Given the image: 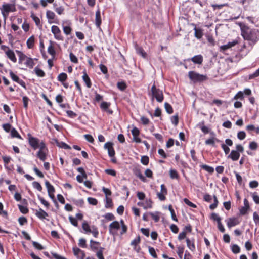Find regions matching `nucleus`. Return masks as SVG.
I'll list each match as a JSON object with an SVG mask.
<instances>
[{
    "label": "nucleus",
    "instance_id": "20",
    "mask_svg": "<svg viewBox=\"0 0 259 259\" xmlns=\"http://www.w3.org/2000/svg\"><path fill=\"white\" fill-rule=\"evenodd\" d=\"M6 55L13 62L16 63L17 62L16 57L13 50L8 49L7 51H6Z\"/></svg>",
    "mask_w": 259,
    "mask_h": 259
},
{
    "label": "nucleus",
    "instance_id": "37",
    "mask_svg": "<svg viewBox=\"0 0 259 259\" xmlns=\"http://www.w3.org/2000/svg\"><path fill=\"white\" fill-rule=\"evenodd\" d=\"M11 136L12 138H17L22 139V137L15 128H12L11 130Z\"/></svg>",
    "mask_w": 259,
    "mask_h": 259
},
{
    "label": "nucleus",
    "instance_id": "64",
    "mask_svg": "<svg viewBox=\"0 0 259 259\" xmlns=\"http://www.w3.org/2000/svg\"><path fill=\"white\" fill-rule=\"evenodd\" d=\"M253 219L256 225L259 226V215L256 212H254L253 214Z\"/></svg>",
    "mask_w": 259,
    "mask_h": 259
},
{
    "label": "nucleus",
    "instance_id": "6",
    "mask_svg": "<svg viewBox=\"0 0 259 259\" xmlns=\"http://www.w3.org/2000/svg\"><path fill=\"white\" fill-rule=\"evenodd\" d=\"M102 190L106 196L105 206L106 208H111L112 206V199L111 197L112 192L110 189L105 187H103Z\"/></svg>",
    "mask_w": 259,
    "mask_h": 259
},
{
    "label": "nucleus",
    "instance_id": "52",
    "mask_svg": "<svg viewBox=\"0 0 259 259\" xmlns=\"http://www.w3.org/2000/svg\"><path fill=\"white\" fill-rule=\"evenodd\" d=\"M46 16L48 19L53 20L55 17V14L53 12L48 10L47 11Z\"/></svg>",
    "mask_w": 259,
    "mask_h": 259
},
{
    "label": "nucleus",
    "instance_id": "39",
    "mask_svg": "<svg viewBox=\"0 0 259 259\" xmlns=\"http://www.w3.org/2000/svg\"><path fill=\"white\" fill-rule=\"evenodd\" d=\"M168 210L170 212V214H171V216L172 219L174 221H176V222H178V219H177V218L176 217L175 211H174V210L171 205H169L168 206Z\"/></svg>",
    "mask_w": 259,
    "mask_h": 259
},
{
    "label": "nucleus",
    "instance_id": "17",
    "mask_svg": "<svg viewBox=\"0 0 259 259\" xmlns=\"http://www.w3.org/2000/svg\"><path fill=\"white\" fill-rule=\"evenodd\" d=\"M238 43V40H234L232 41L229 42L226 45H223L221 46L220 49L221 50L223 51H225L237 45Z\"/></svg>",
    "mask_w": 259,
    "mask_h": 259
},
{
    "label": "nucleus",
    "instance_id": "18",
    "mask_svg": "<svg viewBox=\"0 0 259 259\" xmlns=\"http://www.w3.org/2000/svg\"><path fill=\"white\" fill-rule=\"evenodd\" d=\"M56 44V42L52 41H49V46L48 48V52L54 58L56 55V51L54 48V45Z\"/></svg>",
    "mask_w": 259,
    "mask_h": 259
},
{
    "label": "nucleus",
    "instance_id": "47",
    "mask_svg": "<svg viewBox=\"0 0 259 259\" xmlns=\"http://www.w3.org/2000/svg\"><path fill=\"white\" fill-rule=\"evenodd\" d=\"M231 250H232V251L235 254L238 253L240 252V247H239L238 245H237L236 244H233L232 245Z\"/></svg>",
    "mask_w": 259,
    "mask_h": 259
},
{
    "label": "nucleus",
    "instance_id": "61",
    "mask_svg": "<svg viewBox=\"0 0 259 259\" xmlns=\"http://www.w3.org/2000/svg\"><path fill=\"white\" fill-rule=\"evenodd\" d=\"M149 160V157L147 156H143L141 157V162L143 164L145 165H146L148 164Z\"/></svg>",
    "mask_w": 259,
    "mask_h": 259
},
{
    "label": "nucleus",
    "instance_id": "44",
    "mask_svg": "<svg viewBox=\"0 0 259 259\" xmlns=\"http://www.w3.org/2000/svg\"><path fill=\"white\" fill-rule=\"evenodd\" d=\"M244 99L243 93L242 91H239L234 97L232 100H243Z\"/></svg>",
    "mask_w": 259,
    "mask_h": 259
},
{
    "label": "nucleus",
    "instance_id": "54",
    "mask_svg": "<svg viewBox=\"0 0 259 259\" xmlns=\"http://www.w3.org/2000/svg\"><path fill=\"white\" fill-rule=\"evenodd\" d=\"M38 198L39 200V201L41 202V203L47 208H49L50 206L49 203L46 200L44 199V198L40 196H38Z\"/></svg>",
    "mask_w": 259,
    "mask_h": 259
},
{
    "label": "nucleus",
    "instance_id": "29",
    "mask_svg": "<svg viewBox=\"0 0 259 259\" xmlns=\"http://www.w3.org/2000/svg\"><path fill=\"white\" fill-rule=\"evenodd\" d=\"M31 17L35 22L36 25H37L39 28L42 27V24L41 23L39 18L38 17L36 16L33 13H31Z\"/></svg>",
    "mask_w": 259,
    "mask_h": 259
},
{
    "label": "nucleus",
    "instance_id": "2",
    "mask_svg": "<svg viewBox=\"0 0 259 259\" xmlns=\"http://www.w3.org/2000/svg\"><path fill=\"white\" fill-rule=\"evenodd\" d=\"M188 76L194 82H201L207 79V77L206 75L200 74L193 71L189 72Z\"/></svg>",
    "mask_w": 259,
    "mask_h": 259
},
{
    "label": "nucleus",
    "instance_id": "50",
    "mask_svg": "<svg viewBox=\"0 0 259 259\" xmlns=\"http://www.w3.org/2000/svg\"><path fill=\"white\" fill-rule=\"evenodd\" d=\"M210 218L213 221H216L217 222V223H219V222H221V217L215 213H212L211 215Z\"/></svg>",
    "mask_w": 259,
    "mask_h": 259
},
{
    "label": "nucleus",
    "instance_id": "55",
    "mask_svg": "<svg viewBox=\"0 0 259 259\" xmlns=\"http://www.w3.org/2000/svg\"><path fill=\"white\" fill-rule=\"evenodd\" d=\"M63 30L64 33L67 35L70 34L72 31V28L69 26H63Z\"/></svg>",
    "mask_w": 259,
    "mask_h": 259
},
{
    "label": "nucleus",
    "instance_id": "28",
    "mask_svg": "<svg viewBox=\"0 0 259 259\" xmlns=\"http://www.w3.org/2000/svg\"><path fill=\"white\" fill-rule=\"evenodd\" d=\"M19 56V63L22 64L24 61H25L27 58V56L20 51H16Z\"/></svg>",
    "mask_w": 259,
    "mask_h": 259
},
{
    "label": "nucleus",
    "instance_id": "31",
    "mask_svg": "<svg viewBox=\"0 0 259 259\" xmlns=\"http://www.w3.org/2000/svg\"><path fill=\"white\" fill-rule=\"evenodd\" d=\"M194 30L195 31V36L197 39H199L201 38L203 35L202 29H201L200 28H197L196 27H195Z\"/></svg>",
    "mask_w": 259,
    "mask_h": 259
},
{
    "label": "nucleus",
    "instance_id": "27",
    "mask_svg": "<svg viewBox=\"0 0 259 259\" xmlns=\"http://www.w3.org/2000/svg\"><path fill=\"white\" fill-rule=\"evenodd\" d=\"M35 37L34 35L30 36L26 41L27 47L29 49H32L34 46Z\"/></svg>",
    "mask_w": 259,
    "mask_h": 259
},
{
    "label": "nucleus",
    "instance_id": "1",
    "mask_svg": "<svg viewBox=\"0 0 259 259\" xmlns=\"http://www.w3.org/2000/svg\"><path fill=\"white\" fill-rule=\"evenodd\" d=\"M241 35L245 40L250 41V45H254L259 40V30L245 27L242 29Z\"/></svg>",
    "mask_w": 259,
    "mask_h": 259
},
{
    "label": "nucleus",
    "instance_id": "7",
    "mask_svg": "<svg viewBox=\"0 0 259 259\" xmlns=\"http://www.w3.org/2000/svg\"><path fill=\"white\" fill-rule=\"evenodd\" d=\"M51 32L54 35V38L58 41H63L64 37L62 34L61 31L58 26L53 25L51 27Z\"/></svg>",
    "mask_w": 259,
    "mask_h": 259
},
{
    "label": "nucleus",
    "instance_id": "43",
    "mask_svg": "<svg viewBox=\"0 0 259 259\" xmlns=\"http://www.w3.org/2000/svg\"><path fill=\"white\" fill-rule=\"evenodd\" d=\"M19 210L23 214H27L29 212V209L26 206L21 205L20 204L18 205Z\"/></svg>",
    "mask_w": 259,
    "mask_h": 259
},
{
    "label": "nucleus",
    "instance_id": "30",
    "mask_svg": "<svg viewBox=\"0 0 259 259\" xmlns=\"http://www.w3.org/2000/svg\"><path fill=\"white\" fill-rule=\"evenodd\" d=\"M136 52L139 55H141L143 58H146L147 56L146 53L144 51V50L140 47L138 46L137 45L135 47Z\"/></svg>",
    "mask_w": 259,
    "mask_h": 259
},
{
    "label": "nucleus",
    "instance_id": "49",
    "mask_svg": "<svg viewBox=\"0 0 259 259\" xmlns=\"http://www.w3.org/2000/svg\"><path fill=\"white\" fill-rule=\"evenodd\" d=\"M141 241L140 237L138 236L136 238H135L131 243V245L134 247L135 246L138 245V244L140 243Z\"/></svg>",
    "mask_w": 259,
    "mask_h": 259
},
{
    "label": "nucleus",
    "instance_id": "11",
    "mask_svg": "<svg viewBox=\"0 0 259 259\" xmlns=\"http://www.w3.org/2000/svg\"><path fill=\"white\" fill-rule=\"evenodd\" d=\"M113 144L112 142H108L104 145V148L108 150L109 156L111 157V161L113 162Z\"/></svg>",
    "mask_w": 259,
    "mask_h": 259
},
{
    "label": "nucleus",
    "instance_id": "32",
    "mask_svg": "<svg viewBox=\"0 0 259 259\" xmlns=\"http://www.w3.org/2000/svg\"><path fill=\"white\" fill-rule=\"evenodd\" d=\"M34 71L36 75L40 77H44L46 74L45 72L40 68H38V67H36L34 69Z\"/></svg>",
    "mask_w": 259,
    "mask_h": 259
},
{
    "label": "nucleus",
    "instance_id": "34",
    "mask_svg": "<svg viewBox=\"0 0 259 259\" xmlns=\"http://www.w3.org/2000/svg\"><path fill=\"white\" fill-rule=\"evenodd\" d=\"M68 78V76L66 73L62 72L60 73L57 76V79L60 82L63 83Z\"/></svg>",
    "mask_w": 259,
    "mask_h": 259
},
{
    "label": "nucleus",
    "instance_id": "19",
    "mask_svg": "<svg viewBox=\"0 0 259 259\" xmlns=\"http://www.w3.org/2000/svg\"><path fill=\"white\" fill-rule=\"evenodd\" d=\"M83 81L86 84L87 87L88 88H90L92 87V82L91 79L87 74V71L85 70H84L83 71V76L82 77Z\"/></svg>",
    "mask_w": 259,
    "mask_h": 259
},
{
    "label": "nucleus",
    "instance_id": "23",
    "mask_svg": "<svg viewBox=\"0 0 259 259\" xmlns=\"http://www.w3.org/2000/svg\"><path fill=\"white\" fill-rule=\"evenodd\" d=\"M90 247L92 250L94 251H98L101 248H102L100 247V243L99 242L93 240H91L90 241Z\"/></svg>",
    "mask_w": 259,
    "mask_h": 259
},
{
    "label": "nucleus",
    "instance_id": "48",
    "mask_svg": "<svg viewBox=\"0 0 259 259\" xmlns=\"http://www.w3.org/2000/svg\"><path fill=\"white\" fill-rule=\"evenodd\" d=\"M164 107H165L166 111L168 114H171L173 112V109H172L171 106L169 104H168L167 103H165Z\"/></svg>",
    "mask_w": 259,
    "mask_h": 259
},
{
    "label": "nucleus",
    "instance_id": "10",
    "mask_svg": "<svg viewBox=\"0 0 259 259\" xmlns=\"http://www.w3.org/2000/svg\"><path fill=\"white\" fill-rule=\"evenodd\" d=\"M9 75L11 79L14 81L19 84L24 89H26L25 82L21 79L17 75H16L12 70H10Z\"/></svg>",
    "mask_w": 259,
    "mask_h": 259
},
{
    "label": "nucleus",
    "instance_id": "3",
    "mask_svg": "<svg viewBox=\"0 0 259 259\" xmlns=\"http://www.w3.org/2000/svg\"><path fill=\"white\" fill-rule=\"evenodd\" d=\"M27 138L29 144L33 149L36 150L40 148L41 141L38 138L32 136L30 133L27 134Z\"/></svg>",
    "mask_w": 259,
    "mask_h": 259
},
{
    "label": "nucleus",
    "instance_id": "22",
    "mask_svg": "<svg viewBox=\"0 0 259 259\" xmlns=\"http://www.w3.org/2000/svg\"><path fill=\"white\" fill-rule=\"evenodd\" d=\"M240 155V153H238V151L233 150L231 151L228 158L231 159L233 161H237L239 159Z\"/></svg>",
    "mask_w": 259,
    "mask_h": 259
},
{
    "label": "nucleus",
    "instance_id": "4",
    "mask_svg": "<svg viewBox=\"0 0 259 259\" xmlns=\"http://www.w3.org/2000/svg\"><path fill=\"white\" fill-rule=\"evenodd\" d=\"M39 150L36 153V156L41 161H45L47 158V151L48 148L46 146L45 142L41 140L40 148H38Z\"/></svg>",
    "mask_w": 259,
    "mask_h": 259
},
{
    "label": "nucleus",
    "instance_id": "35",
    "mask_svg": "<svg viewBox=\"0 0 259 259\" xmlns=\"http://www.w3.org/2000/svg\"><path fill=\"white\" fill-rule=\"evenodd\" d=\"M82 228L83 230L87 233H91V227L89 226V224L87 221H84L82 224Z\"/></svg>",
    "mask_w": 259,
    "mask_h": 259
},
{
    "label": "nucleus",
    "instance_id": "21",
    "mask_svg": "<svg viewBox=\"0 0 259 259\" xmlns=\"http://www.w3.org/2000/svg\"><path fill=\"white\" fill-rule=\"evenodd\" d=\"M101 23L102 19L101 16V12L100 10L98 9L96 12L95 24L97 28H100Z\"/></svg>",
    "mask_w": 259,
    "mask_h": 259
},
{
    "label": "nucleus",
    "instance_id": "56",
    "mask_svg": "<svg viewBox=\"0 0 259 259\" xmlns=\"http://www.w3.org/2000/svg\"><path fill=\"white\" fill-rule=\"evenodd\" d=\"M33 187L39 191H41L42 188L39 183L34 181L32 183Z\"/></svg>",
    "mask_w": 259,
    "mask_h": 259
},
{
    "label": "nucleus",
    "instance_id": "62",
    "mask_svg": "<svg viewBox=\"0 0 259 259\" xmlns=\"http://www.w3.org/2000/svg\"><path fill=\"white\" fill-rule=\"evenodd\" d=\"M74 203L77 206L82 207L84 205V200L81 199H78V200H75L74 201Z\"/></svg>",
    "mask_w": 259,
    "mask_h": 259
},
{
    "label": "nucleus",
    "instance_id": "45",
    "mask_svg": "<svg viewBox=\"0 0 259 259\" xmlns=\"http://www.w3.org/2000/svg\"><path fill=\"white\" fill-rule=\"evenodd\" d=\"M148 250H149V253L153 257H154L155 258H157V255L156 254V251L153 247L149 246Z\"/></svg>",
    "mask_w": 259,
    "mask_h": 259
},
{
    "label": "nucleus",
    "instance_id": "41",
    "mask_svg": "<svg viewBox=\"0 0 259 259\" xmlns=\"http://www.w3.org/2000/svg\"><path fill=\"white\" fill-rule=\"evenodd\" d=\"M201 168L209 173H212L214 172V168L209 165L203 164L201 166Z\"/></svg>",
    "mask_w": 259,
    "mask_h": 259
},
{
    "label": "nucleus",
    "instance_id": "42",
    "mask_svg": "<svg viewBox=\"0 0 259 259\" xmlns=\"http://www.w3.org/2000/svg\"><path fill=\"white\" fill-rule=\"evenodd\" d=\"M170 177L171 179H178L179 178V175L177 171L175 169H171L169 170Z\"/></svg>",
    "mask_w": 259,
    "mask_h": 259
},
{
    "label": "nucleus",
    "instance_id": "40",
    "mask_svg": "<svg viewBox=\"0 0 259 259\" xmlns=\"http://www.w3.org/2000/svg\"><path fill=\"white\" fill-rule=\"evenodd\" d=\"M111 104L110 103H108L106 102H103L100 105V108L101 109L104 111H107V109L109 108Z\"/></svg>",
    "mask_w": 259,
    "mask_h": 259
},
{
    "label": "nucleus",
    "instance_id": "57",
    "mask_svg": "<svg viewBox=\"0 0 259 259\" xmlns=\"http://www.w3.org/2000/svg\"><path fill=\"white\" fill-rule=\"evenodd\" d=\"M2 127L6 132L9 133L11 130L12 125L10 123H5L2 125Z\"/></svg>",
    "mask_w": 259,
    "mask_h": 259
},
{
    "label": "nucleus",
    "instance_id": "63",
    "mask_svg": "<svg viewBox=\"0 0 259 259\" xmlns=\"http://www.w3.org/2000/svg\"><path fill=\"white\" fill-rule=\"evenodd\" d=\"M170 120H171V123L173 124H174L175 126L178 125L179 120H178V116L177 115L172 116L171 117Z\"/></svg>",
    "mask_w": 259,
    "mask_h": 259
},
{
    "label": "nucleus",
    "instance_id": "13",
    "mask_svg": "<svg viewBox=\"0 0 259 259\" xmlns=\"http://www.w3.org/2000/svg\"><path fill=\"white\" fill-rule=\"evenodd\" d=\"M74 254L78 259H84L85 257V253L84 251L81 250L77 247H74L73 248Z\"/></svg>",
    "mask_w": 259,
    "mask_h": 259
},
{
    "label": "nucleus",
    "instance_id": "8",
    "mask_svg": "<svg viewBox=\"0 0 259 259\" xmlns=\"http://www.w3.org/2000/svg\"><path fill=\"white\" fill-rule=\"evenodd\" d=\"M114 230L119 231L120 234L121 235L126 232L127 226L124 224L123 221L122 220L120 222L114 221Z\"/></svg>",
    "mask_w": 259,
    "mask_h": 259
},
{
    "label": "nucleus",
    "instance_id": "46",
    "mask_svg": "<svg viewBox=\"0 0 259 259\" xmlns=\"http://www.w3.org/2000/svg\"><path fill=\"white\" fill-rule=\"evenodd\" d=\"M91 233H92V234L95 237H98V236L99 235V231L97 227L93 225L91 226Z\"/></svg>",
    "mask_w": 259,
    "mask_h": 259
},
{
    "label": "nucleus",
    "instance_id": "9",
    "mask_svg": "<svg viewBox=\"0 0 259 259\" xmlns=\"http://www.w3.org/2000/svg\"><path fill=\"white\" fill-rule=\"evenodd\" d=\"M15 6L10 4H4L1 9L2 13L4 17H6L9 12H15Z\"/></svg>",
    "mask_w": 259,
    "mask_h": 259
},
{
    "label": "nucleus",
    "instance_id": "25",
    "mask_svg": "<svg viewBox=\"0 0 259 259\" xmlns=\"http://www.w3.org/2000/svg\"><path fill=\"white\" fill-rule=\"evenodd\" d=\"M24 64L26 67H27L30 69L33 68V66L35 65L33 59H32L30 57H28L26 59V60L24 62Z\"/></svg>",
    "mask_w": 259,
    "mask_h": 259
},
{
    "label": "nucleus",
    "instance_id": "59",
    "mask_svg": "<svg viewBox=\"0 0 259 259\" xmlns=\"http://www.w3.org/2000/svg\"><path fill=\"white\" fill-rule=\"evenodd\" d=\"M78 245L82 248H87L86 240L84 238H80L79 240Z\"/></svg>",
    "mask_w": 259,
    "mask_h": 259
},
{
    "label": "nucleus",
    "instance_id": "33",
    "mask_svg": "<svg viewBox=\"0 0 259 259\" xmlns=\"http://www.w3.org/2000/svg\"><path fill=\"white\" fill-rule=\"evenodd\" d=\"M45 186L47 189L48 193H53L55 192V190L54 187L48 181H45Z\"/></svg>",
    "mask_w": 259,
    "mask_h": 259
},
{
    "label": "nucleus",
    "instance_id": "58",
    "mask_svg": "<svg viewBox=\"0 0 259 259\" xmlns=\"http://www.w3.org/2000/svg\"><path fill=\"white\" fill-rule=\"evenodd\" d=\"M22 100L23 103V106L26 109H27L28 108V102L30 100L27 96H23Z\"/></svg>",
    "mask_w": 259,
    "mask_h": 259
},
{
    "label": "nucleus",
    "instance_id": "60",
    "mask_svg": "<svg viewBox=\"0 0 259 259\" xmlns=\"http://www.w3.org/2000/svg\"><path fill=\"white\" fill-rule=\"evenodd\" d=\"M69 220L71 224L74 226L77 227L78 226V222L76 218L73 217L72 216H69Z\"/></svg>",
    "mask_w": 259,
    "mask_h": 259
},
{
    "label": "nucleus",
    "instance_id": "14",
    "mask_svg": "<svg viewBox=\"0 0 259 259\" xmlns=\"http://www.w3.org/2000/svg\"><path fill=\"white\" fill-rule=\"evenodd\" d=\"M103 219L101 220L102 224L105 227L109 222L113 220V214L112 213H107L103 216Z\"/></svg>",
    "mask_w": 259,
    "mask_h": 259
},
{
    "label": "nucleus",
    "instance_id": "36",
    "mask_svg": "<svg viewBox=\"0 0 259 259\" xmlns=\"http://www.w3.org/2000/svg\"><path fill=\"white\" fill-rule=\"evenodd\" d=\"M56 145L61 148L64 149H70L71 147L67 144L66 143L63 142H59L58 141H56Z\"/></svg>",
    "mask_w": 259,
    "mask_h": 259
},
{
    "label": "nucleus",
    "instance_id": "26",
    "mask_svg": "<svg viewBox=\"0 0 259 259\" xmlns=\"http://www.w3.org/2000/svg\"><path fill=\"white\" fill-rule=\"evenodd\" d=\"M186 243L187 247L189 248L190 250L191 251H194L195 250V246L194 244V240L193 239H190L189 238H187L186 239Z\"/></svg>",
    "mask_w": 259,
    "mask_h": 259
},
{
    "label": "nucleus",
    "instance_id": "16",
    "mask_svg": "<svg viewBox=\"0 0 259 259\" xmlns=\"http://www.w3.org/2000/svg\"><path fill=\"white\" fill-rule=\"evenodd\" d=\"M35 215L40 220H44L46 219V217H48V214L42 209L39 208L38 210H36Z\"/></svg>",
    "mask_w": 259,
    "mask_h": 259
},
{
    "label": "nucleus",
    "instance_id": "53",
    "mask_svg": "<svg viewBox=\"0 0 259 259\" xmlns=\"http://www.w3.org/2000/svg\"><path fill=\"white\" fill-rule=\"evenodd\" d=\"M149 214L151 216L152 219L154 220L155 222H157L159 221L160 219V217L159 216V213L156 212V213H152L150 212L149 213Z\"/></svg>",
    "mask_w": 259,
    "mask_h": 259
},
{
    "label": "nucleus",
    "instance_id": "15",
    "mask_svg": "<svg viewBox=\"0 0 259 259\" xmlns=\"http://www.w3.org/2000/svg\"><path fill=\"white\" fill-rule=\"evenodd\" d=\"M226 221L227 223V225L229 228L235 226L239 224V221H238V219L236 218H230Z\"/></svg>",
    "mask_w": 259,
    "mask_h": 259
},
{
    "label": "nucleus",
    "instance_id": "24",
    "mask_svg": "<svg viewBox=\"0 0 259 259\" xmlns=\"http://www.w3.org/2000/svg\"><path fill=\"white\" fill-rule=\"evenodd\" d=\"M190 60L195 64H201L203 62V59L201 55H198L191 58Z\"/></svg>",
    "mask_w": 259,
    "mask_h": 259
},
{
    "label": "nucleus",
    "instance_id": "5",
    "mask_svg": "<svg viewBox=\"0 0 259 259\" xmlns=\"http://www.w3.org/2000/svg\"><path fill=\"white\" fill-rule=\"evenodd\" d=\"M151 91L152 93V97L155 98L157 101L161 102L163 100V95L162 91L160 89L156 88L155 84L152 87Z\"/></svg>",
    "mask_w": 259,
    "mask_h": 259
},
{
    "label": "nucleus",
    "instance_id": "38",
    "mask_svg": "<svg viewBox=\"0 0 259 259\" xmlns=\"http://www.w3.org/2000/svg\"><path fill=\"white\" fill-rule=\"evenodd\" d=\"M134 174L138 177L142 181L145 182H146V179L143 176V175L141 172L140 170L138 169H136L134 170Z\"/></svg>",
    "mask_w": 259,
    "mask_h": 259
},
{
    "label": "nucleus",
    "instance_id": "12",
    "mask_svg": "<svg viewBox=\"0 0 259 259\" xmlns=\"http://www.w3.org/2000/svg\"><path fill=\"white\" fill-rule=\"evenodd\" d=\"M161 191L160 192H157V196L159 199L161 201H164L165 199V195L167 193V189L164 184L160 186Z\"/></svg>",
    "mask_w": 259,
    "mask_h": 259
},
{
    "label": "nucleus",
    "instance_id": "51",
    "mask_svg": "<svg viewBox=\"0 0 259 259\" xmlns=\"http://www.w3.org/2000/svg\"><path fill=\"white\" fill-rule=\"evenodd\" d=\"M117 86L121 91H124L126 88V84L124 81L118 82L117 84Z\"/></svg>",
    "mask_w": 259,
    "mask_h": 259
}]
</instances>
